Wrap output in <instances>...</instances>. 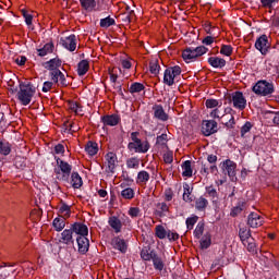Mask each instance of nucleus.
Wrapping results in <instances>:
<instances>
[{
    "mask_svg": "<svg viewBox=\"0 0 279 279\" xmlns=\"http://www.w3.org/2000/svg\"><path fill=\"white\" fill-rule=\"evenodd\" d=\"M36 95V87L31 82H21L20 90L17 92V99L22 106H29L32 99Z\"/></svg>",
    "mask_w": 279,
    "mask_h": 279,
    "instance_id": "f257e3e1",
    "label": "nucleus"
},
{
    "mask_svg": "<svg viewBox=\"0 0 279 279\" xmlns=\"http://www.w3.org/2000/svg\"><path fill=\"white\" fill-rule=\"evenodd\" d=\"M54 159L57 160V167L53 169V171L57 175V180L60 182H69L72 174L71 171H73V166L60 159V157H54Z\"/></svg>",
    "mask_w": 279,
    "mask_h": 279,
    "instance_id": "f03ea898",
    "label": "nucleus"
},
{
    "mask_svg": "<svg viewBox=\"0 0 279 279\" xmlns=\"http://www.w3.org/2000/svg\"><path fill=\"white\" fill-rule=\"evenodd\" d=\"M225 106L232 105L236 110H245L247 108V99L242 92H233L231 95L225 97Z\"/></svg>",
    "mask_w": 279,
    "mask_h": 279,
    "instance_id": "7ed1b4c3",
    "label": "nucleus"
},
{
    "mask_svg": "<svg viewBox=\"0 0 279 279\" xmlns=\"http://www.w3.org/2000/svg\"><path fill=\"white\" fill-rule=\"evenodd\" d=\"M181 74L182 68H180V65L166 69L163 73V84H166V86H173V84H175V77H179Z\"/></svg>",
    "mask_w": 279,
    "mask_h": 279,
    "instance_id": "20e7f679",
    "label": "nucleus"
},
{
    "mask_svg": "<svg viewBox=\"0 0 279 279\" xmlns=\"http://www.w3.org/2000/svg\"><path fill=\"white\" fill-rule=\"evenodd\" d=\"M255 95H260L262 97H267L274 93V84L267 81H258L252 88Z\"/></svg>",
    "mask_w": 279,
    "mask_h": 279,
    "instance_id": "39448f33",
    "label": "nucleus"
},
{
    "mask_svg": "<svg viewBox=\"0 0 279 279\" xmlns=\"http://www.w3.org/2000/svg\"><path fill=\"white\" fill-rule=\"evenodd\" d=\"M222 172L228 175L231 182H236V162L231 159H226L220 163Z\"/></svg>",
    "mask_w": 279,
    "mask_h": 279,
    "instance_id": "423d86ee",
    "label": "nucleus"
},
{
    "mask_svg": "<svg viewBox=\"0 0 279 279\" xmlns=\"http://www.w3.org/2000/svg\"><path fill=\"white\" fill-rule=\"evenodd\" d=\"M218 124L215 120H204L202 124V133L204 136H213V134H217Z\"/></svg>",
    "mask_w": 279,
    "mask_h": 279,
    "instance_id": "0eeeda50",
    "label": "nucleus"
},
{
    "mask_svg": "<svg viewBox=\"0 0 279 279\" xmlns=\"http://www.w3.org/2000/svg\"><path fill=\"white\" fill-rule=\"evenodd\" d=\"M150 147L151 146L149 145V142H143L142 140L140 141V143L128 144L129 151H134L135 154H147Z\"/></svg>",
    "mask_w": 279,
    "mask_h": 279,
    "instance_id": "6e6552de",
    "label": "nucleus"
},
{
    "mask_svg": "<svg viewBox=\"0 0 279 279\" xmlns=\"http://www.w3.org/2000/svg\"><path fill=\"white\" fill-rule=\"evenodd\" d=\"M255 49L265 56L269 51V37L267 35L259 36L255 41Z\"/></svg>",
    "mask_w": 279,
    "mask_h": 279,
    "instance_id": "1a4fd4ad",
    "label": "nucleus"
},
{
    "mask_svg": "<svg viewBox=\"0 0 279 279\" xmlns=\"http://www.w3.org/2000/svg\"><path fill=\"white\" fill-rule=\"evenodd\" d=\"M100 120L105 128H114L121 123V117L117 113L102 116Z\"/></svg>",
    "mask_w": 279,
    "mask_h": 279,
    "instance_id": "9d476101",
    "label": "nucleus"
},
{
    "mask_svg": "<svg viewBox=\"0 0 279 279\" xmlns=\"http://www.w3.org/2000/svg\"><path fill=\"white\" fill-rule=\"evenodd\" d=\"M61 45L64 49H68V51H75V49H77V37L72 34L65 38H61Z\"/></svg>",
    "mask_w": 279,
    "mask_h": 279,
    "instance_id": "9b49d317",
    "label": "nucleus"
},
{
    "mask_svg": "<svg viewBox=\"0 0 279 279\" xmlns=\"http://www.w3.org/2000/svg\"><path fill=\"white\" fill-rule=\"evenodd\" d=\"M81 3V8L85 10V12H101V7L97 5V0H78Z\"/></svg>",
    "mask_w": 279,
    "mask_h": 279,
    "instance_id": "f8f14e48",
    "label": "nucleus"
},
{
    "mask_svg": "<svg viewBox=\"0 0 279 279\" xmlns=\"http://www.w3.org/2000/svg\"><path fill=\"white\" fill-rule=\"evenodd\" d=\"M70 229L72 230V234H76V236H87L88 234V226L82 222L72 223Z\"/></svg>",
    "mask_w": 279,
    "mask_h": 279,
    "instance_id": "ddd939ff",
    "label": "nucleus"
},
{
    "mask_svg": "<svg viewBox=\"0 0 279 279\" xmlns=\"http://www.w3.org/2000/svg\"><path fill=\"white\" fill-rule=\"evenodd\" d=\"M44 69L46 71H60V66H62V59L56 57L43 63Z\"/></svg>",
    "mask_w": 279,
    "mask_h": 279,
    "instance_id": "4468645a",
    "label": "nucleus"
},
{
    "mask_svg": "<svg viewBox=\"0 0 279 279\" xmlns=\"http://www.w3.org/2000/svg\"><path fill=\"white\" fill-rule=\"evenodd\" d=\"M263 223L264 219L260 215L253 211L247 216V226H250V228H260Z\"/></svg>",
    "mask_w": 279,
    "mask_h": 279,
    "instance_id": "2eb2a0df",
    "label": "nucleus"
},
{
    "mask_svg": "<svg viewBox=\"0 0 279 279\" xmlns=\"http://www.w3.org/2000/svg\"><path fill=\"white\" fill-rule=\"evenodd\" d=\"M60 243H63V245H74L75 240L73 239V231L72 229H65L61 232V238L59 239Z\"/></svg>",
    "mask_w": 279,
    "mask_h": 279,
    "instance_id": "dca6fc26",
    "label": "nucleus"
},
{
    "mask_svg": "<svg viewBox=\"0 0 279 279\" xmlns=\"http://www.w3.org/2000/svg\"><path fill=\"white\" fill-rule=\"evenodd\" d=\"M111 245L113 250H118L119 252H121V254H125L128 252V243L125 242V240L119 236H116L111 240Z\"/></svg>",
    "mask_w": 279,
    "mask_h": 279,
    "instance_id": "f3484780",
    "label": "nucleus"
},
{
    "mask_svg": "<svg viewBox=\"0 0 279 279\" xmlns=\"http://www.w3.org/2000/svg\"><path fill=\"white\" fill-rule=\"evenodd\" d=\"M76 243L78 245V253L80 254H87L88 253V248L90 247V241H88V238H86V235L76 236Z\"/></svg>",
    "mask_w": 279,
    "mask_h": 279,
    "instance_id": "a211bd4d",
    "label": "nucleus"
},
{
    "mask_svg": "<svg viewBox=\"0 0 279 279\" xmlns=\"http://www.w3.org/2000/svg\"><path fill=\"white\" fill-rule=\"evenodd\" d=\"M182 58L187 64L190 62H195V60H197V54L195 53L194 47H186L182 51Z\"/></svg>",
    "mask_w": 279,
    "mask_h": 279,
    "instance_id": "6ab92c4d",
    "label": "nucleus"
},
{
    "mask_svg": "<svg viewBox=\"0 0 279 279\" xmlns=\"http://www.w3.org/2000/svg\"><path fill=\"white\" fill-rule=\"evenodd\" d=\"M153 110L155 119H158L159 121H169V114L165 112V108H162V105H155L153 107Z\"/></svg>",
    "mask_w": 279,
    "mask_h": 279,
    "instance_id": "aec40b11",
    "label": "nucleus"
},
{
    "mask_svg": "<svg viewBox=\"0 0 279 279\" xmlns=\"http://www.w3.org/2000/svg\"><path fill=\"white\" fill-rule=\"evenodd\" d=\"M207 62L213 69H223L227 64L226 59L219 57H209Z\"/></svg>",
    "mask_w": 279,
    "mask_h": 279,
    "instance_id": "412c9836",
    "label": "nucleus"
},
{
    "mask_svg": "<svg viewBox=\"0 0 279 279\" xmlns=\"http://www.w3.org/2000/svg\"><path fill=\"white\" fill-rule=\"evenodd\" d=\"M53 49H56L53 43H47L43 46V48H37V56H39V58H45V56L53 53Z\"/></svg>",
    "mask_w": 279,
    "mask_h": 279,
    "instance_id": "4be33fe9",
    "label": "nucleus"
},
{
    "mask_svg": "<svg viewBox=\"0 0 279 279\" xmlns=\"http://www.w3.org/2000/svg\"><path fill=\"white\" fill-rule=\"evenodd\" d=\"M108 223L112 230H114L116 234H119L123 228V223L121 222V219L117 216H112L109 218Z\"/></svg>",
    "mask_w": 279,
    "mask_h": 279,
    "instance_id": "5701e85b",
    "label": "nucleus"
},
{
    "mask_svg": "<svg viewBox=\"0 0 279 279\" xmlns=\"http://www.w3.org/2000/svg\"><path fill=\"white\" fill-rule=\"evenodd\" d=\"M107 162H108V169L110 171V173H113L114 172V169H117V160H118V157H117V154L114 153H108L106 156H105Z\"/></svg>",
    "mask_w": 279,
    "mask_h": 279,
    "instance_id": "b1692460",
    "label": "nucleus"
},
{
    "mask_svg": "<svg viewBox=\"0 0 279 279\" xmlns=\"http://www.w3.org/2000/svg\"><path fill=\"white\" fill-rule=\"evenodd\" d=\"M213 245V235L210 232H206L199 240L201 250H208Z\"/></svg>",
    "mask_w": 279,
    "mask_h": 279,
    "instance_id": "393cba45",
    "label": "nucleus"
},
{
    "mask_svg": "<svg viewBox=\"0 0 279 279\" xmlns=\"http://www.w3.org/2000/svg\"><path fill=\"white\" fill-rule=\"evenodd\" d=\"M52 227L54 228L56 232H62V230L66 228V218L63 216L54 218L52 221Z\"/></svg>",
    "mask_w": 279,
    "mask_h": 279,
    "instance_id": "a878e982",
    "label": "nucleus"
},
{
    "mask_svg": "<svg viewBox=\"0 0 279 279\" xmlns=\"http://www.w3.org/2000/svg\"><path fill=\"white\" fill-rule=\"evenodd\" d=\"M71 184L73 189H82L84 185V181L82 180V177L78 172L71 173Z\"/></svg>",
    "mask_w": 279,
    "mask_h": 279,
    "instance_id": "bb28decb",
    "label": "nucleus"
},
{
    "mask_svg": "<svg viewBox=\"0 0 279 279\" xmlns=\"http://www.w3.org/2000/svg\"><path fill=\"white\" fill-rule=\"evenodd\" d=\"M88 69H90V63H88V60L84 59L80 61L77 64V75L83 77V75L88 73Z\"/></svg>",
    "mask_w": 279,
    "mask_h": 279,
    "instance_id": "cd10ccee",
    "label": "nucleus"
},
{
    "mask_svg": "<svg viewBox=\"0 0 279 279\" xmlns=\"http://www.w3.org/2000/svg\"><path fill=\"white\" fill-rule=\"evenodd\" d=\"M207 197H210L213 204H217L219 202V192H217V189H215L213 185L205 187Z\"/></svg>",
    "mask_w": 279,
    "mask_h": 279,
    "instance_id": "c85d7f7f",
    "label": "nucleus"
},
{
    "mask_svg": "<svg viewBox=\"0 0 279 279\" xmlns=\"http://www.w3.org/2000/svg\"><path fill=\"white\" fill-rule=\"evenodd\" d=\"M156 254V251L151 250L150 246H144L141 251V258L151 260Z\"/></svg>",
    "mask_w": 279,
    "mask_h": 279,
    "instance_id": "c756f323",
    "label": "nucleus"
},
{
    "mask_svg": "<svg viewBox=\"0 0 279 279\" xmlns=\"http://www.w3.org/2000/svg\"><path fill=\"white\" fill-rule=\"evenodd\" d=\"M85 151L88 154V156H97V151H99L97 142L89 141L85 146Z\"/></svg>",
    "mask_w": 279,
    "mask_h": 279,
    "instance_id": "7c9ffc66",
    "label": "nucleus"
},
{
    "mask_svg": "<svg viewBox=\"0 0 279 279\" xmlns=\"http://www.w3.org/2000/svg\"><path fill=\"white\" fill-rule=\"evenodd\" d=\"M195 208L199 213H204V210H206V208H208V199L204 198L203 196L198 197L195 201Z\"/></svg>",
    "mask_w": 279,
    "mask_h": 279,
    "instance_id": "2f4dec72",
    "label": "nucleus"
},
{
    "mask_svg": "<svg viewBox=\"0 0 279 279\" xmlns=\"http://www.w3.org/2000/svg\"><path fill=\"white\" fill-rule=\"evenodd\" d=\"M150 260L156 271H162L165 269V262H162V257L158 256V253Z\"/></svg>",
    "mask_w": 279,
    "mask_h": 279,
    "instance_id": "473e14b6",
    "label": "nucleus"
},
{
    "mask_svg": "<svg viewBox=\"0 0 279 279\" xmlns=\"http://www.w3.org/2000/svg\"><path fill=\"white\" fill-rule=\"evenodd\" d=\"M243 208H245V202L239 201L236 206L231 208L230 217H239L243 213Z\"/></svg>",
    "mask_w": 279,
    "mask_h": 279,
    "instance_id": "72a5a7b5",
    "label": "nucleus"
},
{
    "mask_svg": "<svg viewBox=\"0 0 279 279\" xmlns=\"http://www.w3.org/2000/svg\"><path fill=\"white\" fill-rule=\"evenodd\" d=\"M182 175L183 178H193V168H191V160H185L182 163Z\"/></svg>",
    "mask_w": 279,
    "mask_h": 279,
    "instance_id": "f704fd0d",
    "label": "nucleus"
},
{
    "mask_svg": "<svg viewBox=\"0 0 279 279\" xmlns=\"http://www.w3.org/2000/svg\"><path fill=\"white\" fill-rule=\"evenodd\" d=\"M143 90H145V85L140 82L132 83L129 87V93H131V95H135L136 93H143Z\"/></svg>",
    "mask_w": 279,
    "mask_h": 279,
    "instance_id": "c9c22d12",
    "label": "nucleus"
},
{
    "mask_svg": "<svg viewBox=\"0 0 279 279\" xmlns=\"http://www.w3.org/2000/svg\"><path fill=\"white\" fill-rule=\"evenodd\" d=\"M149 71L151 75H159L160 73V63H158V59H151L149 62Z\"/></svg>",
    "mask_w": 279,
    "mask_h": 279,
    "instance_id": "e433bc0d",
    "label": "nucleus"
},
{
    "mask_svg": "<svg viewBox=\"0 0 279 279\" xmlns=\"http://www.w3.org/2000/svg\"><path fill=\"white\" fill-rule=\"evenodd\" d=\"M12 153V145L8 142L0 141V154L1 156H10Z\"/></svg>",
    "mask_w": 279,
    "mask_h": 279,
    "instance_id": "4c0bfd02",
    "label": "nucleus"
},
{
    "mask_svg": "<svg viewBox=\"0 0 279 279\" xmlns=\"http://www.w3.org/2000/svg\"><path fill=\"white\" fill-rule=\"evenodd\" d=\"M112 25H117V21L113 17L107 16L100 20V27L104 29H108V27H112Z\"/></svg>",
    "mask_w": 279,
    "mask_h": 279,
    "instance_id": "58836bf2",
    "label": "nucleus"
},
{
    "mask_svg": "<svg viewBox=\"0 0 279 279\" xmlns=\"http://www.w3.org/2000/svg\"><path fill=\"white\" fill-rule=\"evenodd\" d=\"M157 208H159V210L156 211L158 217H167V213H169V205H167V203H158Z\"/></svg>",
    "mask_w": 279,
    "mask_h": 279,
    "instance_id": "ea45409f",
    "label": "nucleus"
},
{
    "mask_svg": "<svg viewBox=\"0 0 279 279\" xmlns=\"http://www.w3.org/2000/svg\"><path fill=\"white\" fill-rule=\"evenodd\" d=\"M149 182V172L142 170L137 173V184H147Z\"/></svg>",
    "mask_w": 279,
    "mask_h": 279,
    "instance_id": "a19ab883",
    "label": "nucleus"
},
{
    "mask_svg": "<svg viewBox=\"0 0 279 279\" xmlns=\"http://www.w3.org/2000/svg\"><path fill=\"white\" fill-rule=\"evenodd\" d=\"M128 169H138L141 167V159L138 157H131L126 160Z\"/></svg>",
    "mask_w": 279,
    "mask_h": 279,
    "instance_id": "79ce46f5",
    "label": "nucleus"
},
{
    "mask_svg": "<svg viewBox=\"0 0 279 279\" xmlns=\"http://www.w3.org/2000/svg\"><path fill=\"white\" fill-rule=\"evenodd\" d=\"M59 213L63 215L65 219L71 217V206L66 205V203L61 202V207L59 208Z\"/></svg>",
    "mask_w": 279,
    "mask_h": 279,
    "instance_id": "37998d69",
    "label": "nucleus"
},
{
    "mask_svg": "<svg viewBox=\"0 0 279 279\" xmlns=\"http://www.w3.org/2000/svg\"><path fill=\"white\" fill-rule=\"evenodd\" d=\"M167 232L168 230H166L162 225H158L155 228V235L157 236V239H167Z\"/></svg>",
    "mask_w": 279,
    "mask_h": 279,
    "instance_id": "c03bdc74",
    "label": "nucleus"
},
{
    "mask_svg": "<svg viewBox=\"0 0 279 279\" xmlns=\"http://www.w3.org/2000/svg\"><path fill=\"white\" fill-rule=\"evenodd\" d=\"M204 228H205L204 221H199L193 232L194 239H202V235L204 234Z\"/></svg>",
    "mask_w": 279,
    "mask_h": 279,
    "instance_id": "a18cd8bd",
    "label": "nucleus"
},
{
    "mask_svg": "<svg viewBox=\"0 0 279 279\" xmlns=\"http://www.w3.org/2000/svg\"><path fill=\"white\" fill-rule=\"evenodd\" d=\"M197 221H199V217L195 216V215L186 218V220H185L186 229L193 230V228L195 227V223H197Z\"/></svg>",
    "mask_w": 279,
    "mask_h": 279,
    "instance_id": "49530a36",
    "label": "nucleus"
},
{
    "mask_svg": "<svg viewBox=\"0 0 279 279\" xmlns=\"http://www.w3.org/2000/svg\"><path fill=\"white\" fill-rule=\"evenodd\" d=\"M206 108H221L223 106V102L221 100L209 98L205 101Z\"/></svg>",
    "mask_w": 279,
    "mask_h": 279,
    "instance_id": "de8ad7c7",
    "label": "nucleus"
},
{
    "mask_svg": "<svg viewBox=\"0 0 279 279\" xmlns=\"http://www.w3.org/2000/svg\"><path fill=\"white\" fill-rule=\"evenodd\" d=\"M239 236L240 241H242V243H245V241H248L250 236H252V231L247 229H240Z\"/></svg>",
    "mask_w": 279,
    "mask_h": 279,
    "instance_id": "09e8293b",
    "label": "nucleus"
},
{
    "mask_svg": "<svg viewBox=\"0 0 279 279\" xmlns=\"http://www.w3.org/2000/svg\"><path fill=\"white\" fill-rule=\"evenodd\" d=\"M121 197H123V199H134V190L132 187L122 190Z\"/></svg>",
    "mask_w": 279,
    "mask_h": 279,
    "instance_id": "8fccbe9b",
    "label": "nucleus"
},
{
    "mask_svg": "<svg viewBox=\"0 0 279 279\" xmlns=\"http://www.w3.org/2000/svg\"><path fill=\"white\" fill-rule=\"evenodd\" d=\"M252 128H254V124H252V122L250 121H246L244 125L241 128V131H240L241 137L245 138V134L251 132Z\"/></svg>",
    "mask_w": 279,
    "mask_h": 279,
    "instance_id": "3c124183",
    "label": "nucleus"
},
{
    "mask_svg": "<svg viewBox=\"0 0 279 279\" xmlns=\"http://www.w3.org/2000/svg\"><path fill=\"white\" fill-rule=\"evenodd\" d=\"M232 51H234V48H232L230 45H221V56H227L228 58H230V56H232Z\"/></svg>",
    "mask_w": 279,
    "mask_h": 279,
    "instance_id": "603ef678",
    "label": "nucleus"
},
{
    "mask_svg": "<svg viewBox=\"0 0 279 279\" xmlns=\"http://www.w3.org/2000/svg\"><path fill=\"white\" fill-rule=\"evenodd\" d=\"M169 138L167 133H163L161 135H158L156 138V145H159L160 147H165V145H167Z\"/></svg>",
    "mask_w": 279,
    "mask_h": 279,
    "instance_id": "864d4df0",
    "label": "nucleus"
},
{
    "mask_svg": "<svg viewBox=\"0 0 279 279\" xmlns=\"http://www.w3.org/2000/svg\"><path fill=\"white\" fill-rule=\"evenodd\" d=\"M61 73H62V71H60V70H54V71L49 72V77L53 84H58Z\"/></svg>",
    "mask_w": 279,
    "mask_h": 279,
    "instance_id": "5fc2aeb1",
    "label": "nucleus"
},
{
    "mask_svg": "<svg viewBox=\"0 0 279 279\" xmlns=\"http://www.w3.org/2000/svg\"><path fill=\"white\" fill-rule=\"evenodd\" d=\"M22 16L25 19V23L29 27L34 21V15L29 14L27 11H25V9H23Z\"/></svg>",
    "mask_w": 279,
    "mask_h": 279,
    "instance_id": "6e6d98bb",
    "label": "nucleus"
},
{
    "mask_svg": "<svg viewBox=\"0 0 279 279\" xmlns=\"http://www.w3.org/2000/svg\"><path fill=\"white\" fill-rule=\"evenodd\" d=\"M167 239L173 243L175 241H178L180 239V234L178 232H174V231H171V230H168L167 231V234H166Z\"/></svg>",
    "mask_w": 279,
    "mask_h": 279,
    "instance_id": "4d7b16f0",
    "label": "nucleus"
},
{
    "mask_svg": "<svg viewBox=\"0 0 279 279\" xmlns=\"http://www.w3.org/2000/svg\"><path fill=\"white\" fill-rule=\"evenodd\" d=\"M194 52L196 53V58H202L205 53H208V48L205 46H198L194 48Z\"/></svg>",
    "mask_w": 279,
    "mask_h": 279,
    "instance_id": "13d9d810",
    "label": "nucleus"
},
{
    "mask_svg": "<svg viewBox=\"0 0 279 279\" xmlns=\"http://www.w3.org/2000/svg\"><path fill=\"white\" fill-rule=\"evenodd\" d=\"M278 1L279 0H260V3L263 8H268L269 10H271V8H274V5L278 3Z\"/></svg>",
    "mask_w": 279,
    "mask_h": 279,
    "instance_id": "bf43d9fd",
    "label": "nucleus"
},
{
    "mask_svg": "<svg viewBox=\"0 0 279 279\" xmlns=\"http://www.w3.org/2000/svg\"><path fill=\"white\" fill-rule=\"evenodd\" d=\"M163 162H166V165L173 162V151L169 150L163 154Z\"/></svg>",
    "mask_w": 279,
    "mask_h": 279,
    "instance_id": "052dcab7",
    "label": "nucleus"
},
{
    "mask_svg": "<svg viewBox=\"0 0 279 279\" xmlns=\"http://www.w3.org/2000/svg\"><path fill=\"white\" fill-rule=\"evenodd\" d=\"M129 215H130V217H132V219L138 217V215H141V208H138V207H131L129 209Z\"/></svg>",
    "mask_w": 279,
    "mask_h": 279,
    "instance_id": "680f3d73",
    "label": "nucleus"
},
{
    "mask_svg": "<svg viewBox=\"0 0 279 279\" xmlns=\"http://www.w3.org/2000/svg\"><path fill=\"white\" fill-rule=\"evenodd\" d=\"M51 88H53V82L52 81H46L44 82V85H43V93H49V90H51Z\"/></svg>",
    "mask_w": 279,
    "mask_h": 279,
    "instance_id": "e2e57ef3",
    "label": "nucleus"
},
{
    "mask_svg": "<svg viewBox=\"0 0 279 279\" xmlns=\"http://www.w3.org/2000/svg\"><path fill=\"white\" fill-rule=\"evenodd\" d=\"M114 90H117L118 95H120V97H122L123 99H128L125 98V94H123V87L121 86V83L118 82V84L113 85Z\"/></svg>",
    "mask_w": 279,
    "mask_h": 279,
    "instance_id": "0e129e2a",
    "label": "nucleus"
},
{
    "mask_svg": "<svg viewBox=\"0 0 279 279\" xmlns=\"http://www.w3.org/2000/svg\"><path fill=\"white\" fill-rule=\"evenodd\" d=\"M138 136H141L140 132H132L131 133V141L129 144H136L140 143L141 138H138Z\"/></svg>",
    "mask_w": 279,
    "mask_h": 279,
    "instance_id": "69168bd1",
    "label": "nucleus"
},
{
    "mask_svg": "<svg viewBox=\"0 0 279 279\" xmlns=\"http://www.w3.org/2000/svg\"><path fill=\"white\" fill-rule=\"evenodd\" d=\"M165 199L166 202H171V199H173V190L167 189L165 191Z\"/></svg>",
    "mask_w": 279,
    "mask_h": 279,
    "instance_id": "338daca9",
    "label": "nucleus"
},
{
    "mask_svg": "<svg viewBox=\"0 0 279 279\" xmlns=\"http://www.w3.org/2000/svg\"><path fill=\"white\" fill-rule=\"evenodd\" d=\"M54 154H64V145L58 144L54 146Z\"/></svg>",
    "mask_w": 279,
    "mask_h": 279,
    "instance_id": "774afa93",
    "label": "nucleus"
}]
</instances>
